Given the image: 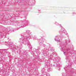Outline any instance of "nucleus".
<instances>
[{
    "instance_id": "obj_3",
    "label": "nucleus",
    "mask_w": 76,
    "mask_h": 76,
    "mask_svg": "<svg viewBox=\"0 0 76 76\" xmlns=\"http://www.w3.org/2000/svg\"><path fill=\"white\" fill-rule=\"evenodd\" d=\"M51 57H52V56H50V57H49V59L50 60H53L54 63H55L56 61L58 63L59 61H60V58H56L55 59H54V58H53Z\"/></svg>"
},
{
    "instance_id": "obj_22",
    "label": "nucleus",
    "mask_w": 76,
    "mask_h": 76,
    "mask_svg": "<svg viewBox=\"0 0 76 76\" xmlns=\"http://www.w3.org/2000/svg\"><path fill=\"white\" fill-rule=\"evenodd\" d=\"M66 54V52L64 51V55H65V54Z\"/></svg>"
},
{
    "instance_id": "obj_28",
    "label": "nucleus",
    "mask_w": 76,
    "mask_h": 76,
    "mask_svg": "<svg viewBox=\"0 0 76 76\" xmlns=\"http://www.w3.org/2000/svg\"><path fill=\"white\" fill-rule=\"evenodd\" d=\"M47 66H49V65H48V64L47 65Z\"/></svg>"
},
{
    "instance_id": "obj_27",
    "label": "nucleus",
    "mask_w": 76,
    "mask_h": 76,
    "mask_svg": "<svg viewBox=\"0 0 76 76\" xmlns=\"http://www.w3.org/2000/svg\"><path fill=\"white\" fill-rule=\"evenodd\" d=\"M66 59L67 60V58H66Z\"/></svg>"
},
{
    "instance_id": "obj_30",
    "label": "nucleus",
    "mask_w": 76,
    "mask_h": 76,
    "mask_svg": "<svg viewBox=\"0 0 76 76\" xmlns=\"http://www.w3.org/2000/svg\"><path fill=\"white\" fill-rule=\"evenodd\" d=\"M24 54L25 55H26V54H25H25Z\"/></svg>"
},
{
    "instance_id": "obj_6",
    "label": "nucleus",
    "mask_w": 76,
    "mask_h": 76,
    "mask_svg": "<svg viewBox=\"0 0 76 76\" xmlns=\"http://www.w3.org/2000/svg\"><path fill=\"white\" fill-rule=\"evenodd\" d=\"M66 32V30H63V29H62L59 31V33L60 34H63V33L65 34Z\"/></svg>"
},
{
    "instance_id": "obj_2",
    "label": "nucleus",
    "mask_w": 76,
    "mask_h": 76,
    "mask_svg": "<svg viewBox=\"0 0 76 76\" xmlns=\"http://www.w3.org/2000/svg\"><path fill=\"white\" fill-rule=\"evenodd\" d=\"M27 24V21H23L21 23V25H19L20 24L19 22H11V25H13L14 26H18V29H19L20 28H24L25 26H26V25Z\"/></svg>"
},
{
    "instance_id": "obj_10",
    "label": "nucleus",
    "mask_w": 76,
    "mask_h": 76,
    "mask_svg": "<svg viewBox=\"0 0 76 76\" xmlns=\"http://www.w3.org/2000/svg\"><path fill=\"white\" fill-rule=\"evenodd\" d=\"M71 73H76V70L73 69H72L70 71Z\"/></svg>"
},
{
    "instance_id": "obj_5",
    "label": "nucleus",
    "mask_w": 76,
    "mask_h": 76,
    "mask_svg": "<svg viewBox=\"0 0 76 76\" xmlns=\"http://www.w3.org/2000/svg\"><path fill=\"white\" fill-rule=\"evenodd\" d=\"M69 67H71V64H70V65H69L67 66L64 67V69H65V71H67V72H68V69H69Z\"/></svg>"
},
{
    "instance_id": "obj_1",
    "label": "nucleus",
    "mask_w": 76,
    "mask_h": 76,
    "mask_svg": "<svg viewBox=\"0 0 76 76\" xmlns=\"http://www.w3.org/2000/svg\"><path fill=\"white\" fill-rule=\"evenodd\" d=\"M30 38H31V36L29 34H28L26 36H21V38H20L19 40L20 45L19 46H18V48H22L23 44H24V45H27V44L28 47H31V44L28 41Z\"/></svg>"
},
{
    "instance_id": "obj_11",
    "label": "nucleus",
    "mask_w": 76,
    "mask_h": 76,
    "mask_svg": "<svg viewBox=\"0 0 76 76\" xmlns=\"http://www.w3.org/2000/svg\"><path fill=\"white\" fill-rule=\"evenodd\" d=\"M55 40L56 41H57V42H60V40H58V37L57 36H56L55 37Z\"/></svg>"
},
{
    "instance_id": "obj_9",
    "label": "nucleus",
    "mask_w": 76,
    "mask_h": 76,
    "mask_svg": "<svg viewBox=\"0 0 76 76\" xmlns=\"http://www.w3.org/2000/svg\"><path fill=\"white\" fill-rule=\"evenodd\" d=\"M42 72L43 75H45L46 74V72H45V69L43 68L42 69Z\"/></svg>"
},
{
    "instance_id": "obj_26",
    "label": "nucleus",
    "mask_w": 76,
    "mask_h": 76,
    "mask_svg": "<svg viewBox=\"0 0 76 76\" xmlns=\"http://www.w3.org/2000/svg\"><path fill=\"white\" fill-rule=\"evenodd\" d=\"M53 67H55V65H53Z\"/></svg>"
},
{
    "instance_id": "obj_19",
    "label": "nucleus",
    "mask_w": 76,
    "mask_h": 76,
    "mask_svg": "<svg viewBox=\"0 0 76 76\" xmlns=\"http://www.w3.org/2000/svg\"><path fill=\"white\" fill-rule=\"evenodd\" d=\"M26 32L27 33V34H28V33H29L30 31L27 30V31H26Z\"/></svg>"
},
{
    "instance_id": "obj_12",
    "label": "nucleus",
    "mask_w": 76,
    "mask_h": 76,
    "mask_svg": "<svg viewBox=\"0 0 76 76\" xmlns=\"http://www.w3.org/2000/svg\"><path fill=\"white\" fill-rule=\"evenodd\" d=\"M49 49L51 51H54V50L51 47H49Z\"/></svg>"
},
{
    "instance_id": "obj_33",
    "label": "nucleus",
    "mask_w": 76,
    "mask_h": 76,
    "mask_svg": "<svg viewBox=\"0 0 76 76\" xmlns=\"http://www.w3.org/2000/svg\"><path fill=\"white\" fill-rule=\"evenodd\" d=\"M45 76H46V75H45Z\"/></svg>"
},
{
    "instance_id": "obj_16",
    "label": "nucleus",
    "mask_w": 76,
    "mask_h": 76,
    "mask_svg": "<svg viewBox=\"0 0 76 76\" xmlns=\"http://www.w3.org/2000/svg\"><path fill=\"white\" fill-rule=\"evenodd\" d=\"M69 42H70V40L66 41V44H67L69 43Z\"/></svg>"
},
{
    "instance_id": "obj_13",
    "label": "nucleus",
    "mask_w": 76,
    "mask_h": 76,
    "mask_svg": "<svg viewBox=\"0 0 76 76\" xmlns=\"http://www.w3.org/2000/svg\"><path fill=\"white\" fill-rule=\"evenodd\" d=\"M12 52H15V51H16V49L15 48H13L12 49Z\"/></svg>"
},
{
    "instance_id": "obj_7",
    "label": "nucleus",
    "mask_w": 76,
    "mask_h": 76,
    "mask_svg": "<svg viewBox=\"0 0 76 76\" xmlns=\"http://www.w3.org/2000/svg\"><path fill=\"white\" fill-rule=\"evenodd\" d=\"M12 44V42H10V44H8L7 46L10 47H12V48H13L14 47L13 44Z\"/></svg>"
},
{
    "instance_id": "obj_4",
    "label": "nucleus",
    "mask_w": 76,
    "mask_h": 76,
    "mask_svg": "<svg viewBox=\"0 0 76 76\" xmlns=\"http://www.w3.org/2000/svg\"><path fill=\"white\" fill-rule=\"evenodd\" d=\"M44 54L45 57H48L49 56V53H48V49H44Z\"/></svg>"
},
{
    "instance_id": "obj_29",
    "label": "nucleus",
    "mask_w": 76,
    "mask_h": 76,
    "mask_svg": "<svg viewBox=\"0 0 76 76\" xmlns=\"http://www.w3.org/2000/svg\"><path fill=\"white\" fill-rule=\"evenodd\" d=\"M34 39H35V38H34Z\"/></svg>"
},
{
    "instance_id": "obj_21",
    "label": "nucleus",
    "mask_w": 76,
    "mask_h": 76,
    "mask_svg": "<svg viewBox=\"0 0 76 76\" xmlns=\"http://www.w3.org/2000/svg\"><path fill=\"white\" fill-rule=\"evenodd\" d=\"M47 64H49V65H50V66H52V64H50V63H49V62H48V63H47Z\"/></svg>"
},
{
    "instance_id": "obj_31",
    "label": "nucleus",
    "mask_w": 76,
    "mask_h": 76,
    "mask_svg": "<svg viewBox=\"0 0 76 76\" xmlns=\"http://www.w3.org/2000/svg\"><path fill=\"white\" fill-rule=\"evenodd\" d=\"M42 51H44V50H42Z\"/></svg>"
},
{
    "instance_id": "obj_20",
    "label": "nucleus",
    "mask_w": 76,
    "mask_h": 76,
    "mask_svg": "<svg viewBox=\"0 0 76 76\" xmlns=\"http://www.w3.org/2000/svg\"><path fill=\"white\" fill-rule=\"evenodd\" d=\"M46 76H50V74H46Z\"/></svg>"
},
{
    "instance_id": "obj_14",
    "label": "nucleus",
    "mask_w": 76,
    "mask_h": 76,
    "mask_svg": "<svg viewBox=\"0 0 76 76\" xmlns=\"http://www.w3.org/2000/svg\"><path fill=\"white\" fill-rule=\"evenodd\" d=\"M48 72H50L51 70V69L50 67H48V69L47 70Z\"/></svg>"
},
{
    "instance_id": "obj_8",
    "label": "nucleus",
    "mask_w": 76,
    "mask_h": 76,
    "mask_svg": "<svg viewBox=\"0 0 76 76\" xmlns=\"http://www.w3.org/2000/svg\"><path fill=\"white\" fill-rule=\"evenodd\" d=\"M44 39H43V38H42L41 39H38V41L39 42H40V43H42V42H44Z\"/></svg>"
},
{
    "instance_id": "obj_18",
    "label": "nucleus",
    "mask_w": 76,
    "mask_h": 76,
    "mask_svg": "<svg viewBox=\"0 0 76 76\" xmlns=\"http://www.w3.org/2000/svg\"><path fill=\"white\" fill-rule=\"evenodd\" d=\"M57 65H56V67H59L60 66V64H56Z\"/></svg>"
},
{
    "instance_id": "obj_17",
    "label": "nucleus",
    "mask_w": 76,
    "mask_h": 76,
    "mask_svg": "<svg viewBox=\"0 0 76 76\" xmlns=\"http://www.w3.org/2000/svg\"><path fill=\"white\" fill-rule=\"evenodd\" d=\"M0 50H3V51H7L8 50V49H0Z\"/></svg>"
},
{
    "instance_id": "obj_15",
    "label": "nucleus",
    "mask_w": 76,
    "mask_h": 76,
    "mask_svg": "<svg viewBox=\"0 0 76 76\" xmlns=\"http://www.w3.org/2000/svg\"><path fill=\"white\" fill-rule=\"evenodd\" d=\"M65 48V47H63V46H61V51H63V50L64 48Z\"/></svg>"
},
{
    "instance_id": "obj_23",
    "label": "nucleus",
    "mask_w": 76,
    "mask_h": 76,
    "mask_svg": "<svg viewBox=\"0 0 76 76\" xmlns=\"http://www.w3.org/2000/svg\"><path fill=\"white\" fill-rule=\"evenodd\" d=\"M42 46H43V47H45V44H43L42 45Z\"/></svg>"
},
{
    "instance_id": "obj_25",
    "label": "nucleus",
    "mask_w": 76,
    "mask_h": 76,
    "mask_svg": "<svg viewBox=\"0 0 76 76\" xmlns=\"http://www.w3.org/2000/svg\"><path fill=\"white\" fill-rule=\"evenodd\" d=\"M63 76H64L65 75V73H63Z\"/></svg>"
},
{
    "instance_id": "obj_32",
    "label": "nucleus",
    "mask_w": 76,
    "mask_h": 76,
    "mask_svg": "<svg viewBox=\"0 0 76 76\" xmlns=\"http://www.w3.org/2000/svg\"><path fill=\"white\" fill-rule=\"evenodd\" d=\"M8 39H9V38H8Z\"/></svg>"
},
{
    "instance_id": "obj_24",
    "label": "nucleus",
    "mask_w": 76,
    "mask_h": 76,
    "mask_svg": "<svg viewBox=\"0 0 76 76\" xmlns=\"http://www.w3.org/2000/svg\"><path fill=\"white\" fill-rule=\"evenodd\" d=\"M38 50H40V47L39 46L38 47Z\"/></svg>"
}]
</instances>
